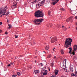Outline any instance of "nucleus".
<instances>
[{
  "label": "nucleus",
  "instance_id": "obj_1",
  "mask_svg": "<svg viewBox=\"0 0 77 77\" xmlns=\"http://www.w3.org/2000/svg\"><path fill=\"white\" fill-rule=\"evenodd\" d=\"M72 42V40L71 38H66L65 42L64 47L66 48L70 47L71 46V42Z\"/></svg>",
  "mask_w": 77,
  "mask_h": 77
},
{
  "label": "nucleus",
  "instance_id": "obj_54",
  "mask_svg": "<svg viewBox=\"0 0 77 77\" xmlns=\"http://www.w3.org/2000/svg\"><path fill=\"white\" fill-rule=\"evenodd\" d=\"M44 52H45V53H46V52L44 51Z\"/></svg>",
  "mask_w": 77,
  "mask_h": 77
},
{
  "label": "nucleus",
  "instance_id": "obj_47",
  "mask_svg": "<svg viewBox=\"0 0 77 77\" xmlns=\"http://www.w3.org/2000/svg\"><path fill=\"white\" fill-rule=\"evenodd\" d=\"M75 24H76V25H77V23H75Z\"/></svg>",
  "mask_w": 77,
  "mask_h": 77
},
{
  "label": "nucleus",
  "instance_id": "obj_30",
  "mask_svg": "<svg viewBox=\"0 0 77 77\" xmlns=\"http://www.w3.org/2000/svg\"><path fill=\"white\" fill-rule=\"evenodd\" d=\"M51 13V12H50V11H48V14L49 15H50Z\"/></svg>",
  "mask_w": 77,
  "mask_h": 77
},
{
  "label": "nucleus",
  "instance_id": "obj_59",
  "mask_svg": "<svg viewBox=\"0 0 77 77\" xmlns=\"http://www.w3.org/2000/svg\"><path fill=\"white\" fill-rule=\"evenodd\" d=\"M53 50H54V49Z\"/></svg>",
  "mask_w": 77,
  "mask_h": 77
},
{
  "label": "nucleus",
  "instance_id": "obj_12",
  "mask_svg": "<svg viewBox=\"0 0 77 77\" xmlns=\"http://www.w3.org/2000/svg\"><path fill=\"white\" fill-rule=\"evenodd\" d=\"M45 0H43V1L41 2L40 4L42 5H43L44 4V2H45Z\"/></svg>",
  "mask_w": 77,
  "mask_h": 77
},
{
  "label": "nucleus",
  "instance_id": "obj_20",
  "mask_svg": "<svg viewBox=\"0 0 77 77\" xmlns=\"http://www.w3.org/2000/svg\"><path fill=\"white\" fill-rule=\"evenodd\" d=\"M74 50H73V52H71V53H70V54H72L73 55H75V51H73Z\"/></svg>",
  "mask_w": 77,
  "mask_h": 77
},
{
  "label": "nucleus",
  "instance_id": "obj_26",
  "mask_svg": "<svg viewBox=\"0 0 77 77\" xmlns=\"http://www.w3.org/2000/svg\"><path fill=\"white\" fill-rule=\"evenodd\" d=\"M36 0H34L32 2V3L33 4H34V3H36Z\"/></svg>",
  "mask_w": 77,
  "mask_h": 77
},
{
  "label": "nucleus",
  "instance_id": "obj_41",
  "mask_svg": "<svg viewBox=\"0 0 77 77\" xmlns=\"http://www.w3.org/2000/svg\"><path fill=\"white\" fill-rule=\"evenodd\" d=\"M48 27H50L51 26L50 25H48Z\"/></svg>",
  "mask_w": 77,
  "mask_h": 77
},
{
  "label": "nucleus",
  "instance_id": "obj_55",
  "mask_svg": "<svg viewBox=\"0 0 77 77\" xmlns=\"http://www.w3.org/2000/svg\"><path fill=\"white\" fill-rule=\"evenodd\" d=\"M55 0H53V1H55Z\"/></svg>",
  "mask_w": 77,
  "mask_h": 77
},
{
  "label": "nucleus",
  "instance_id": "obj_51",
  "mask_svg": "<svg viewBox=\"0 0 77 77\" xmlns=\"http://www.w3.org/2000/svg\"><path fill=\"white\" fill-rule=\"evenodd\" d=\"M55 48H54V49H53V50H54V49H55Z\"/></svg>",
  "mask_w": 77,
  "mask_h": 77
},
{
  "label": "nucleus",
  "instance_id": "obj_45",
  "mask_svg": "<svg viewBox=\"0 0 77 77\" xmlns=\"http://www.w3.org/2000/svg\"><path fill=\"white\" fill-rule=\"evenodd\" d=\"M75 18H76V19H77V16H76L75 17Z\"/></svg>",
  "mask_w": 77,
  "mask_h": 77
},
{
  "label": "nucleus",
  "instance_id": "obj_40",
  "mask_svg": "<svg viewBox=\"0 0 77 77\" xmlns=\"http://www.w3.org/2000/svg\"><path fill=\"white\" fill-rule=\"evenodd\" d=\"M8 66H11V64H9L8 65Z\"/></svg>",
  "mask_w": 77,
  "mask_h": 77
},
{
  "label": "nucleus",
  "instance_id": "obj_42",
  "mask_svg": "<svg viewBox=\"0 0 77 77\" xmlns=\"http://www.w3.org/2000/svg\"><path fill=\"white\" fill-rule=\"evenodd\" d=\"M1 32H2V30L1 29L0 30V33H1Z\"/></svg>",
  "mask_w": 77,
  "mask_h": 77
},
{
  "label": "nucleus",
  "instance_id": "obj_18",
  "mask_svg": "<svg viewBox=\"0 0 77 77\" xmlns=\"http://www.w3.org/2000/svg\"><path fill=\"white\" fill-rule=\"evenodd\" d=\"M64 62H65V64L66 65H65V68H66V60H63V63Z\"/></svg>",
  "mask_w": 77,
  "mask_h": 77
},
{
  "label": "nucleus",
  "instance_id": "obj_37",
  "mask_svg": "<svg viewBox=\"0 0 77 77\" xmlns=\"http://www.w3.org/2000/svg\"><path fill=\"white\" fill-rule=\"evenodd\" d=\"M75 75L77 76V72H75Z\"/></svg>",
  "mask_w": 77,
  "mask_h": 77
},
{
  "label": "nucleus",
  "instance_id": "obj_23",
  "mask_svg": "<svg viewBox=\"0 0 77 77\" xmlns=\"http://www.w3.org/2000/svg\"><path fill=\"white\" fill-rule=\"evenodd\" d=\"M50 65L52 67H53L54 66V63H52L50 64Z\"/></svg>",
  "mask_w": 77,
  "mask_h": 77
},
{
  "label": "nucleus",
  "instance_id": "obj_53",
  "mask_svg": "<svg viewBox=\"0 0 77 77\" xmlns=\"http://www.w3.org/2000/svg\"><path fill=\"white\" fill-rule=\"evenodd\" d=\"M64 27V26H63H63H62V27Z\"/></svg>",
  "mask_w": 77,
  "mask_h": 77
},
{
  "label": "nucleus",
  "instance_id": "obj_50",
  "mask_svg": "<svg viewBox=\"0 0 77 77\" xmlns=\"http://www.w3.org/2000/svg\"><path fill=\"white\" fill-rule=\"evenodd\" d=\"M7 22L8 23L9 22V20H7Z\"/></svg>",
  "mask_w": 77,
  "mask_h": 77
},
{
  "label": "nucleus",
  "instance_id": "obj_31",
  "mask_svg": "<svg viewBox=\"0 0 77 77\" xmlns=\"http://www.w3.org/2000/svg\"><path fill=\"white\" fill-rule=\"evenodd\" d=\"M58 28H60V27H61V25H58Z\"/></svg>",
  "mask_w": 77,
  "mask_h": 77
},
{
  "label": "nucleus",
  "instance_id": "obj_13",
  "mask_svg": "<svg viewBox=\"0 0 77 77\" xmlns=\"http://www.w3.org/2000/svg\"><path fill=\"white\" fill-rule=\"evenodd\" d=\"M71 13L73 15H74L76 14V11H72Z\"/></svg>",
  "mask_w": 77,
  "mask_h": 77
},
{
  "label": "nucleus",
  "instance_id": "obj_25",
  "mask_svg": "<svg viewBox=\"0 0 77 77\" xmlns=\"http://www.w3.org/2000/svg\"><path fill=\"white\" fill-rule=\"evenodd\" d=\"M61 54H64V52H63V50H61Z\"/></svg>",
  "mask_w": 77,
  "mask_h": 77
},
{
  "label": "nucleus",
  "instance_id": "obj_28",
  "mask_svg": "<svg viewBox=\"0 0 77 77\" xmlns=\"http://www.w3.org/2000/svg\"><path fill=\"white\" fill-rule=\"evenodd\" d=\"M61 11H65V9L63 8H62L60 9Z\"/></svg>",
  "mask_w": 77,
  "mask_h": 77
},
{
  "label": "nucleus",
  "instance_id": "obj_6",
  "mask_svg": "<svg viewBox=\"0 0 77 77\" xmlns=\"http://www.w3.org/2000/svg\"><path fill=\"white\" fill-rule=\"evenodd\" d=\"M73 18V17H70L69 18H67L66 20V22H69V21H72Z\"/></svg>",
  "mask_w": 77,
  "mask_h": 77
},
{
  "label": "nucleus",
  "instance_id": "obj_9",
  "mask_svg": "<svg viewBox=\"0 0 77 77\" xmlns=\"http://www.w3.org/2000/svg\"><path fill=\"white\" fill-rule=\"evenodd\" d=\"M69 69L72 72H73V71L74 70V69H73V67L70 66L69 67Z\"/></svg>",
  "mask_w": 77,
  "mask_h": 77
},
{
  "label": "nucleus",
  "instance_id": "obj_15",
  "mask_svg": "<svg viewBox=\"0 0 77 77\" xmlns=\"http://www.w3.org/2000/svg\"><path fill=\"white\" fill-rule=\"evenodd\" d=\"M69 50H70L69 51V53H71V51H72V48H69Z\"/></svg>",
  "mask_w": 77,
  "mask_h": 77
},
{
  "label": "nucleus",
  "instance_id": "obj_62",
  "mask_svg": "<svg viewBox=\"0 0 77 77\" xmlns=\"http://www.w3.org/2000/svg\"><path fill=\"white\" fill-rule=\"evenodd\" d=\"M39 4H38V6H39Z\"/></svg>",
  "mask_w": 77,
  "mask_h": 77
},
{
  "label": "nucleus",
  "instance_id": "obj_2",
  "mask_svg": "<svg viewBox=\"0 0 77 77\" xmlns=\"http://www.w3.org/2000/svg\"><path fill=\"white\" fill-rule=\"evenodd\" d=\"M6 9H8V7H7V6H6L4 8H0V15L2 14L1 17H2V16L4 15H5L6 16H7L9 14V11H7V13L6 14H4V13H5L6 11Z\"/></svg>",
  "mask_w": 77,
  "mask_h": 77
},
{
  "label": "nucleus",
  "instance_id": "obj_17",
  "mask_svg": "<svg viewBox=\"0 0 77 77\" xmlns=\"http://www.w3.org/2000/svg\"><path fill=\"white\" fill-rule=\"evenodd\" d=\"M46 71V70L44 69V68H42V70L41 71V73H42H42H44V72Z\"/></svg>",
  "mask_w": 77,
  "mask_h": 77
},
{
  "label": "nucleus",
  "instance_id": "obj_3",
  "mask_svg": "<svg viewBox=\"0 0 77 77\" xmlns=\"http://www.w3.org/2000/svg\"><path fill=\"white\" fill-rule=\"evenodd\" d=\"M35 16L36 18H38V17H43L44 15V14L42 13V11H41L39 10L36 11L35 13Z\"/></svg>",
  "mask_w": 77,
  "mask_h": 77
},
{
  "label": "nucleus",
  "instance_id": "obj_43",
  "mask_svg": "<svg viewBox=\"0 0 77 77\" xmlns=\"http://www.w3.org/2000/svg\"><path fill=\"white\" fill-rule=\"evenodd\" d=\"M54 59H56V56L54 57Z\"/></svg>",
  "mask_w": 77,
  "mask_h": 77
},
{
  "label": "nucleus",
  "instance_id": "obj_57",
  "mask_svg": "<svg viewBox=\"0 0 77 77\" xmlns=\"http://www.w3.org/2000/svg\"><path fill=\"white\" fill-rule=\"evenodd\" d=\"M76 30H77V27L76 28Z\"/></svg>",
  "mask_w": 77,
  "mask_h": 77
},
{
  "label": "nucleus",
  "instance_id": "obj_60",
  "mask_svg": "<svg viewBox=\"0 0 77 77\" xmlns=\"http://www.w3.org/2000/svg\"><path fill=\"white\" fill-rule=\"evenodd\" d=\"M69 28H70V26L69 27Z\"/></svg>",
  "mask_w": 77,
  "mask_h": 77
},
{
  "label": "nucleus",
  "instance_id": "obj_49",
  "mask_svg": "<svg viewBox=\"0 0 77 77\" xmlns=\"http://www.w3.org/2000/svg\"><path fill=\"white\" fill-rule=\"evenodd\" d=\"M29 68H30V69H31V68H32V67H29Z\"/></svg>",
  "mask_w": 77,
  "mask_h": 77
},
{
  "label": "nucleus",
  "instance_id": "obj_27",
  "mask_svg": "<svg viewBox=\"0 0 77 77\" xmlns=\"http://www.w3.org/2000/svg\"><path fill=\"white\" fill-rule=\"evenodd\" d=\"M17 75H12V77H17Z\"/></svg>",
  "mask_w": 77,
  "mask_h": 77
},
{
  "label": "nucleus",
  "instance_id": "obj_64",
  "mask_svg": "<svg viewBox=\"0 0 77 77\" xmlns=\"http://www.w3.org/2000/svg\"><path fill=\"white\" fill-rule=\"evenodd\" d=\"M55 77H56V76H55Z\"/></svg>",
  "mask_w": 77,
  "mask_h": 77
},
{
  "label": "nucleus",
  "instance_id": "obj_34",
  "mask_svg": "<svg viewBox=\"0 0 77 77\" xmlns=\"http://www.w3.org/2000/svg\"><path fill=\"white\" fill-rule=\"evenodd\" d=\"M39 65H41L42 66H43V65L42 64V63H40V64H39Z\"/></svg>",
  "mask_w": 77,
  "mask_h": 77
},
{
  "label": "nucleus",
  "instance_id": "obj_32",
  "mask_svg": "<svg viewBox=\"0 0 77 77\" xmlns=\"http://www.w3.org/2000/svg\"><path fill=\"white\" fill-rule=\"evenodd\" d=\"M16 6H17V5L15 4L14 5H13V6H14V7H15L14 8H17V7H16Z\"/></svg>",
  "mask_w": 77,
  "mask_h": 77
},
{
  "label": "nucleus",
  "instance_id": "obj_35",
  "mask_svg": "<svg viewBox=\"0 0 77 77\" xmlns=\"http://www.w3.org/2000/svg\"><path fill=\"white\" fill-rule=\"evenodd\" d=\"M63 66H64V65L63 64V69H65V68H64V67H63Z\"/></svg>",
  "mask_w": 77,
  "mask_h": 77
},
{
  "label": "nucleus",
  "instance_id": "obj_5",
  "mask_svg": "<svg viewBox=\"0 0 77 77\" xmlns=\"http://www.w3.org/2000/svg\"><path fill=\"white\" fill-rule=\"evenodd\" d=\"M56 41H57V37H53L51 40V43H54Z\"/></svg>",
  "mask_w": 77,
  "mask_h": 77
},
{
  "label": "nucleus",
  "instance_id": "obj_16",
  "mask_svg": "<svg viewBox=\"0 0 77 77\" xmlns=\"http://www.w3.org/2000/svg\"><path fill=\"white\" fill-rule=\"evenodd\" d=\"M39 72V70H35L34 72L35 74H37V73H38V72Z\"/></svg>",
  "mask_w": 77,
  "mask_h": 77
},
{
  "label": "nucleus",
  "instance_id": "obj_36",
  "mask_svg": "<svg viewBox=\"0 0 77 77\" xmlns=\"http://www.w3.org/2000/svg\"><path fill=\"white\" fill-rule=\"evenodd\" d=\"M18 36V35L16 36L15 37V38H17Z\"/></svg>",
  "mask_w": 77,
  "mask_h": 77
},
{
  "label": "nucleus",
  "instance_id": "obj_39",
  "mask_svg": "<svg viewBox=\"0 0 77 77\" xmlns=\"http://www.w3.org/2000/svg\"><path fill=\"white\" fill-rule=\"evenodd\" d=\"M2 22H0V25H2Z\"/></svg>",
  "mask_w": 77,
  "mask_h": 77
},
{
  "label": "nucleus",
  "instance_id": "obj_63",
  "mask_svg": "<svg viewBox=\"0 0 77 77\" xmlns=\"http://www.w3.org/2000/svg\"><path fill=\"white\" fill-rule=\"evenodd\" d=\"M35 53H36V51H35Z\"/></svg>",
  "mask_w": 77,
  "mask_h": 77
},
{
  "label": "nucleus",
  "instance_id": "obj_22",
  "mask_svg": "<svg viewBox=\"0 0 77 77\" xmlns=\"http://www.w3.org/2000/svg\"><path fill=\"white\" fill-rule=\"evenodd\" d=\"M48 49H49V47L48 46H46L45 47V50H48Z\"/></svg>",
  "mask_w": 77,
  "mask_h": 77
},
{
  "label": "nucleus",
  "instance_id": "obj_21",
  "mask_svg": "<svg viewBox=\"0 0 77 77\" xmlns=\"http://www.w3.org/2000/svg\"><path fill=\"white\" fill-rule=\"evenodd\" d=\"M8 26L9 27H8V29H10L11 28H12V26H11V25L8 24Z\"/></svg>",
  "mask_w": 77,
  "mask_h": 77
},
{
  "label": "nucleus",
  "instance_id": "obj_44",
  "mask_svg": "<svg viewBox=\"0 0 77 77\" xmlns=\"http://www.w3.org/2000/svg\"><path fill=\"white\" fill-rule=\"evenodd\" d=\"M66 29H67V28L66 27L65 28V30H66Z\"/></svg>",
  "mask_w": 77,
  "mask_h": 77
},
{
  "label": "nucleus",
  "instance_id": "obj_38",
  "mask_svg": "<svg viewBox=\"0 0 77 77\" xmlns=\"http://www.w3.org/2000/svg\"><path fill=\"white\" fill-rule=\"evenodd\" d=\"M50 77H55V76H54V75H53L52 76H51Z\"/></svg>",
  "mask_w": 77,
  "mask_h": 77
},
{
  "label": "nucleus",
  "instance_id": "obj_11",
  "mask_svg": "<svg viewBox=\"0 0 77 77\" xmlns=\"http://www.w3.org/2000/svg\"><path fill=\"white\" fill-rule=\"evenodd\" d=\"M73 60L74 61H75V62H77V57L75 56L74 57V58H73Z\"/></svg>",
  "mask_w": 77,
  "mask_h": 77
},
{
  "label": "nucleus",
  "instance_id": "obj_10",
  "mask_svg": "<svg viewBox=\"0 0 77 77\" xmlns=\"http://www.w3.org/2000/svg\"><path fill=\"white\" fill-rule=\"evenodd\" d=\"M43 75H47V70H46L45 71V72H43Z\"/></svg>",
  "mask_w": 77,
  "mask_h": 77
},
{
  "label": "nucleus",
  "instance_id": "obj_46",
  "mask_svg": "<svg viewBox=\"0 0 77 77\" xmlns=\"http://www.w3.org/2000/svg\"><path fill=\"white\" fill-rule=\"evenodd\" d=\"M13 63H11V65H12L13 64Z\"/></svg>",
  "mask_w": 77,
  "mask_h": 77
},
{
  "label": "nucleus",
  "instance_id": "obj_14",
  "mask_svg": "<svg viewBox=\"0 0 77 77\" xmlns=\"http://www.w3.org/2000/svg\"><path fill=\"white\" fill-rule=\"evenodd\" d=\"M58 72H59V70H55V75H57V74H58Z\"/></svg>",
  "mask_w": 77,
  "mask_h": 77
},
{
  "label": "nucleus",
  "instance_id": "obj_8",
  "mask_svg": "<svg viewBox=\"0 0 77 77\" xmlns=\"http://www.w3.org/2000/svg\"><path fill=\"white\" fill-rule=\"evenodd\" d=\"M59 0H55V1L54 2H53L52 3V5H55L58 2V1Z\"/></svg>",
  "mask_w": 77,
  "mask_h": 77
},
{
  "label": "nucleus",
  "instance_id": "obj_56",
  "mask_svg": "<svg viewBox=\"0 0 77 77\" xmlns=\"http://www.w3.org/2000/svg\"><path fill=\"white\" fill-rule=\"evenodd\" d=\"M51 37H52V36H51V37L50 38V39H51Z\"/></svg>",
  "mask_w": 77,
  "mask_h": 77
},
{
  "label": "nucleus",
  "instance_id": "obj_7",
  "mask_svg": "<svg viewBox=\"0 0 77 77\" xmlns=\"http://www.w3.org/2000/svg\"><path fill=\"white\" fill-rule=\"evenodd\" d=\"M74 48H73V51H75L76 50H77V45H74Z\"/></svg>",
  "mask_w": 77,
  "mask_h": 77
},
{
  "label": "nucleus",
  "instance_id": "obj_58",
  "mask_svg": "<svg viewBox=\"0 0 77 77\" xmlns=\"http://www.w3.org/2000/svg\"><path fill=\"white\" fill-rule=\"evenodd\" d=\"M15 36H17V35H15Z\"/></svg>",
  "mask_w": 77,
  "mask_h": 77
},
{
  "label": "nucleus",
  "instance_id": "obj_24",
  "mask_svg": "<svg viewBox=\"0 0 77 77\" xmlns=\"http://www.w3.org/2000/svg\"><path fill=\"white\" fill-rule=\"evenodd\" d=\"M51 57V54H50L48 56V58H50Z\"/></svg>",
  "mask_w": 77,
  "mask_h": 77
},
{
  "label": "nucleus",
  "instance_id": "obj_52",
  "mask_svg": "<svg viewBox=\"0 0 77 77\" xmlns=\"http://www.w3.org/2000/svg\"><path fill=\"white\" fill-rule=\"evenodd\" d=\"M49 71H50V69H49Z\"/></svg>",
  "mask_w": 77,
  "mask_h": 77
},
{
  "label": "nucleus",
  "instance_id": "obj_33",
  "mask_svg": "<svg viewBox=\"0 0 77 77\" xmlns=\"http://www.w3.org/2000/svg\"><path fill=\"white\" fill-rule=\"evenodd\" d=\"M5 35H8V32L6 31L5 32Z\"/></svg>",
  "mask_w": 77,
  "mask_h": 77
},
{
  "label": "nucleus",
  "instance_id": "obj_48",
  "mask_svg": "<svg viewBox=\"0 0 77 77\" xmlns=\"http://www.w3.org/2000/svg\"><path fill=\"white\" fill-rule=\"evenodd\" d=\"M35 62L36 63V60H35Z\"/></svg>",
  "mask_w": 77,
  "mask_h": 77
},
{
  "label": "nucleus",
  "instance_id": "obj_61",
  "mask_svg": "<svg viewBox=\"0 0 77 77\" xmlns=\"http://www.w3.org/2000/svg\"><path fill=\"white\" fill-rule=\"evenodd\" d=\"M35 54H36V52H35Z\"/></svg>",
  "mask_w": 77,
  "mask_h": 77
},
{
  "label": "nucleus",
  "instance_id": "obj_29",
  "mask_svg": "<svg viewBox=\"0 0 77 77\" xmlns=\"http://www.w3.org/2000/svg\"><path fill=\"white\" fill-rule=\"evenodd\" d=\"M17 74L19 76H20V75H21V74H20V72H18L17 73Z\"/></svg>",
  "mask_w": 77,
  "mask_h": 77
},
{
  "label": "nucleus",
  "instance_id": "obj_19",
  "mask_svg": "<svg viewBox=\"0 0 77 77\" xmlns=\"http://www.w3.org/2000/svg\"><path fill=\"white\" fill-rule=\"evenodd\" d=\"M71 77H76V75L74 73H72L71 74Z\"/></svg>",
  "mask_w": 77,
  "mask_h": 77
},
{
  "label": "nucleus",
  "instance_id": "obj_4",
  "mask_svg": "<svg viewBox=\"0 0 77 77\" xmlns=\"http://www.w3.org/2000/svg\"><path fill=\"white\" fill-rule=\"evenodd\" d=\"M43 20L42 19H35L34 20L33 22L36 26H40L41 23H42V21H43Z\"/></svg>",
  "mask_w": 77,
  "mask_h": 77
}]
</instances>
